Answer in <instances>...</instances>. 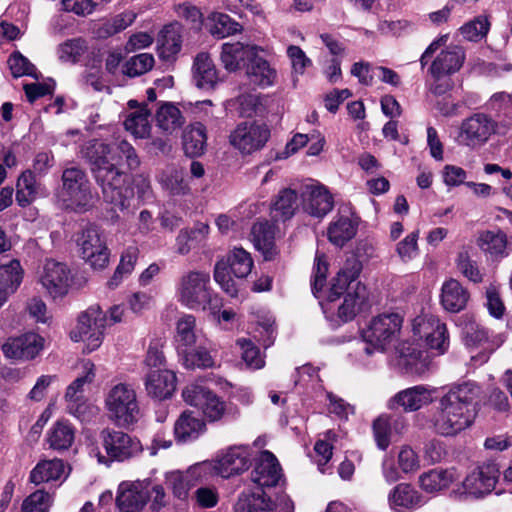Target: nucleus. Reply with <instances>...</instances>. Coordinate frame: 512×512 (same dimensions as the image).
Here are the masks:
<instances>
[{
	"label": "nucleus",
	"mask_w": 512,
	"mask_h": 512,
	"mask_svg": "<svg viewBox=\"0 0 512 512\" xmlns=\"http://www.w3.org/2000/svg\"><path fill=\"white\" fill-rule=\"evenodd\" d=\"M149 116L150 111L146 107H140L128 115L124 126L137 138L148 137L150 133Z\"/></svg>",
	"instance_id": "50"
},
{
	"label": "nucleus",
	"mask_w": 512,
	"mask_h": 512,
	"mask_svg": "<svg viewBox=\"0 0 512 512\" xmlns=\"http://www.w3.org/2000/svg\"><path fill=\"white\" fill-rule=\"evenodd\" d=\"M75 439L72 425L65 420L57 421L49 430L47 441L50 448L58 451L67 450Z\"/></svg>",
	"instance_id": "41"
},
{
	"label": "nucleus",
	"mask_w": 512,
	"mask_h": 512,
	"mask_svg": "<svg viewBox=\"0 0 512 512\" xmlns=\"http://www.w3.org/2000/svg\"><path fill=\"white\" fill-rule=\"evenodd\" d=\"M159 182L163 189L172 195H185L190 190L184 178V171L181 168H167L160 175Z\"/></svg>",
	"instance_id": "43"
},
{
	"label": "nucleus",
	"mask_w": 512,
	"mask_h": 512,
	"mask_svg": "<svg viewBox=\"0 0 512 512\" xmlns=\"http://www.w3.org/2000/svg\"><path fill=\"white\" fill-rule=\"evenodd\" d=\"M391 509L395 512H410L421 506V496L409 484L401 483L393 488L388 496Z\"/></svg>",
	"instance_id": "34"
},
{
	"label": "nucleus",
	"mask_w": 512,
	"mask_h": 512,
	"mask_svg": "<svg viewBox=\"0 0 512 512\" xmlns=\"http://www.w3.org/2000/svg\"><path fill=\"white\" fill-rule=\"evenodd\" d=\"M257 51V47L253 45H245L240 42L224 43L220 60L227 71L234 72L241 67H247Z\"/></svg>",
	"instance_id": "27"
},
{
	"label": "nucleus",
	"mask_w": 512,
	"mask_h": 512,
	"mask_svg": "<svg viewBox=\"0 0 512 512\" xmlns=\"http://www.w3.org/2000/svg\"><path fill=\"white\" fill-rule=\"evenodd\" d=\"M489 21L484 16H478L460 28L463 37L469 41L482 39L489 31Z\"/></svg>",
	"instance_id": "57"
},
{
	"label": "nucleus",
	"mask_w": 512,
	"mask_h": 512,
	"mask_svg": "<svg viewBox=\"0 0 512 512\" xmlns=\"http://www.w3.org/2000/svg\"><path fill=\"white\" fill-rule=\"evenodd\" d=\"M212 20L214 24L211 28V33L218 38H225L239 32L241 29L240 24L227 14L216 13L213 15Z\"/></svg>",
	"instance_id": "56"
},
{
	"label": "nucleus",
	"mask_w": 512,
	"mask_h": 512,
	"mask_svg": "<svg viewBox=\"0 0 512 512\" xmlns=\"http://www.w3.org/2000/svg\"><path fill=\"white\" fill-rule=\"evenodd\" d=\"M41 184L31 170L24 171L17 180L16 201L19 206L27 207L39 195Z\"/></svg>",
	"instance_id": "39"
},
{
	"label": "nucleus",
	"mask_w": 512,
	"mask_h": 512,
	"mask_svg": "<svg viewBox=\"0 0 512 512\" xmlns=\"http://www.w3.org/2000/svg\"><path fill=\"white\" fill-rule=\"evenodd\" d=\"M470 299L466 288L456 279L445 281L441 289V304L446 311L458 313L465 309Z\"/></svg>",
	"instance_id": "32"
},
{
	"label": "nucleus",
	"mask_w": 512,
	"mask_h": 512,
	"mask_svg": "<svg viewBox=\"0 0 512 512\" xmlns=\"http://www.w3.org/2000/svg\"><path fill=\"white\" fill-rule=\"evenodd\" d=\"M253 259L249 252L243 248H234L226 258L217 261L214 268V279L230 296L237 294V288L231 277H247L252 270Z\"/></svg>",
	"instance_id": "8"
},
{
	"label": "nucleus",
	"mask_w": 512,
	"mask_h": 512,
	"mask_svg": "<svg viewBox=\"0 0 512 512\" xmlns=\"http://www.w3.org/2000/svg\"><path fill=\"white\" fill-rule=\"evenodd\" d=\"M465 58V51L459 45H450L437 54L428 69L432 78L429 91L433 95L442 96L453 89L451 76L460 71Z\"/></svg>",
	"instance_id": "4"
},
{
	"label": "nucleus",
	"mask_w": 512,
	"mask_h": 512,
	"mask_svg": "<svg viewBox=\"0 0 512 512\" xmlns=\"http://www.w3.org/2000/svg\"><path fill=\"white\" fill-rule=\"evenodd\" d=\"M299 208L298 194L291 188H283L275 196L270 208L273 222H285L291 219Z\"/></svg>",
	"instance_id": "31"
},
{
	"label": "nucleus",
	"mask_w": 512,
	"mask_h": 512,
	"mask_svg": "<svg viewBox=\"0 0 512 512\" xmlns=\"http://www.w3.org/2000/svg\"><path fill=\"white\" fill-rule=\"evenodd\" d=\"M463 335L466 343L469 345L480 344L488 339V333L485 328L474 322L467 323L464 326Z\"/></svg>",
	"instance_id": "64"
},
{
	"label": "nucleus",
	"mask_w": 512,
	"mask_h": 512,
	"mask_svg": "<svg viewBox=\"0 0 512 512\" xmlns=\"http://www.w3.org/2000/svg\"><path fill=\"white\" fill-rule=\"evenodd\" d=\"M184 152L189 157H199L204 154L207 147L206 127L195 122L187 126L182 135Z\"/></svg>",
	"instance_id": "37"
},
{
	"label": "nucleus",
	"mask_w": 512,
	"mask_h": 512,
	"mask_svg": "<svg viewBox=\"0 0 512 512\" xmlns=\"http://www.w3.org/2000/svg\"><path fill=\"white\" fill-rule=\"evenodd\" d=\"M205 431V422L190 411H184L174 424L175 438L182 443L196 440Z\"/></svg>",
	"instance_id": "35"
},
{
	"label": "nucleus",
	"mask_w": 512,
	"mask_h": 512,
	"mask_svg": "<svg viewBox=\"0 0 512 512\" xmlns=\"http://www.w3.org/2000/svg\"><path fill=\"white\" fill-rule=\"evenodd\" d=\"M95 378V366L90 361L84 363V374L77 377L68 387L65 399L84 397V386L93 382Z\"/></svg>",
	"instance_id": "52"
},
{
	"label": "nucleus",
	"mask_w": 512,
	"mask_h": 512,
	"mask_svg": "<svg viewBox=\"0 0 512 512\" xmlns=\"http://www.w3.org/2000/svg\"><path fill=\"white\" fill-rule=\"evenodd\" d=\"M235 512H274V504L263 491L242 493L235 505Z\"/></svg>",
	"instance_id": "40"
},
{
	"label": "nucleus",
	"mask_w": 512,
	"mask_h": 512,
	"mask_svg": "<svg viewBox=\"0 0 512 512\" xmlns=\"http://www.w3.org/2000/svg\"><path fill=\"white\" fill-rule=\"evenodd\" d=\"M157 125L165 132L172 133L184 124L180 110L173 104L162 105L156 113Z\"/></svg>",
	"instance_id": "49"
},
{
	"label": "nucleus",
	"mask_w": 512,
	"mask_h": 512,
	"mask_svg": "<svg viewBox=\"0 0 512 512\" xmlns=\"http://www.w3.org/2000/svg\"><path fill=\"white\" fill-rule=\"evenodd\" d=\"M61 195L66 206L74 211L84 212L92 207L91 184L82 169L71 167L63 171Z\"/></svg>",
	"instance_id": "9"
},
{
	"label": "nucleus",
	"mask_w": 512,
	"mask_h": 512,
	"mask_svg": "<svg viewBox=\"0 0 512 512\" xmlns=\"http://www.w3.org/2000/svg\"><path fill=\"white\" fill-rule=\"evenodd\" d=\"M52 503L53 496L50 493L36 490L23 500L21 512H47Z\"/></svg>",
	"instance_id": "53"
},
{
	"label": "nucleus",
	"mask_w": 512,
	"mask_h": 512,
	"mask_svg": "<svg viewBox=\"0 0 512 512\" xmlns=\"http://www.w3.org/2000/svg\"><path fill=\"white\" fill-rule=\"evenodd\" d=\"M208 272L190 270L183 273L177 283L178 301L191 310H206L212 303V289Z\"/></svg>",
	"instance_id": "5"
},
{
	"label": "nucleus",
	"mask_w": 512,
	"mask_h": 512,
	"mask_svg": "<svg viewBox=\"0 0 512 512\" xmlns=\"http://www.w3.org/2000/svg\"><path fill=\"white\" fill-rule=\"evenodd\" d=\"M23 279V269L19 260L13 259L0 266V307L20 286Z\"/></svg>",
	"instance_id": "33"
},
{
	"label": "nucleus",
	"mask_w": 512,
	"mask_h": 512,
	"mask_svg": "<svg viewBox=\"0 0 512 512\" xmlns=\"http://www.w3.org/2000/svg\"><path fill=\"white\" fill-rule=\"evenodd\" d=\"M456 265L458 270L470 281L474 283L482 282V274L477 263L471 259L468 251H461L458 254Z\"/></svg>",
	"instance_id": "58"
},
{
	"label": "nucleus",
	"mask_w": 512,
	"mask_h": 512,
	"mask_svg": "<svg viewBox=\"0 0 512 512\" xmlns=\"http://www.w3.org/2000/svg\"><path fill=\"white\" fill-rule=\"evenodd\" d=\"M86 157L104 201L114 209L127 210L134 193L129 176L119 169V165L124 162L130 170L139 167L140 159L135 148L124 139L117 140L112 146L95 142L87 147Z\"/></svg>",
	"instance_id": "1"
},
{
	"label": "nucleus",
	"mask_w": 512,
	"mask_h": 512,
	"mask_svg": "<svg viewBox=\"0 0 512 512\" xmlns=\"http://www.w3.org/2000/svg\"><path fill=\"white\" fill-rule=\"evenodd\" d=\"M282 477L281 466L273 453L263 451L251 472V480L260 487H274Z\"/></svg>",
	"instance_id": "23"
},
{
	"label": "nucleus",
	"mask_w": 512,
	"mask_h": 512,
	"mask_svg": "<svg viewBox=\"0 0 512 512\" xmlns=\"http://www.w3.org/2000/svg\"><path fill=\"white\" fill-rule=\"evenodd\" d=\"M145 389L147 394L154 399H167L176 389V376L168 369L151 370L146 375Z\"/></svg>",
	"instance_id": "26"
},
{
	"label": "nucleus",
	"mask_w": 512,
	"mask_h": 512,
	"mask_svg": "<svg viewBox=\"0 0 512 512\" xmlns=\"http://www.w3.org/2000/svg\"><path fill=\"white\" fill-rule=\"evenodd\" d=\"M184 401L202 410L210 422L221 420L227 413L225 402L207 387L192 383L182 391Z\"/></svg>",
	"instance_id": "16"
},
{
	"label": "nucleus",
	"mask_w": 512,
	"mask_h": 512,
	"mask_svg": "<svg viewBox=\"0 0 512 512\" xmlns=\"http://www.w3.org/2000/svg\"><path fill=\"white\" fill-rule=\"evenodd\" d=\"M399 364L409 373H419L422 369V352L409 342H402L396 348Z\"/></svg>",
	"instance_id": "48"
},
{
	"label": "nucleus",
	"mask_w": 512,
	"mask_h": 512,
	"mask_svg": "<svg viewBox=\"0 0 512 512\" xmlns=\"http://www.w3.org/2000/svg\"><path fill=\"white\" fill-rule=\"evenodd\" d=\"M418 237L419 232L414 231L397 244V253L402 260L407 261L416 256L418 251Z\"/></svg>",
	"instance_id": "61"
},
{
	"label": "nucleus",
	"mask_w": 512,
	"mask_h": 512,
	"mask_svg": "<svg viewBox=\"0 0 512 512\" xmlns=\"http://www.w3.org/2000/svg\"><path fill=\"white\" fill-rule=\"evenodd\" d=\"M403 318L399 313L389 312L379 314L371 319L368 326L362 331V337L367 346L366 354L373 350L384 351L400 335Z\"/></svg>",
	"instance_id": "6"
},
{
	"label": "nucleus",
	"mask_w": 512,
	"mask_h": 512,
	"mask_svg": "<svg viewBox=\"0 0 512 512\" xmlns=\"http://www.w3.org/2000/svg\"><path fill=\"white\" fill-rule=\"evenodd\" d=\"M102 445L107 457L97 454L98 462L109 465L111 461L123 462L138 456L142 452L140 441L129 434L106 428L101 432Z\"/></svg>",
	"instance_id": "11"
},
{
	"label": "nucleus",
	"mask_w": 512,
	"mask_h": 512,
	"mask_svg": "<svg viewBox=\"0 0 512 512\" xmlns=\"http://www.w3.org/2000/svg\"><path fill=\"white\" fill-rule=\"evenodd\" d=\"M413 332L420 339H425L428 347L437 354H443L449 346L445 323L434 315L418 316L413 321Z\"/></svg>",
	"instance_id": "17"
},
{
	"label": "nucleus",
	"mask_w": 512,
	"mask_h": 512,
	"mask_svg": "<svg viewBox=\"0 0 512 512\" xmlns=\"http://www.w3.org/2000/svg\"><path fill=\"white\" fill-rule=\"evenodd\" d=\"M486 306L489 313L495 318H501L505 311V306L500 298L498 289L494 285H490L486 290Z\"/></svg>",
	"instance_id": "63"
},
{
	"label": "nucleus",
	"mask_w": 512,
	"mask_h": 512,
	"mask_svg": "<svg viewBox=\"0 0 512 512\" xmlns=\"http://www.w3.org/2000/svg\"><path fill=\"white\" fill-rule=\"evenodd\" d=\"M44 338L36 333H25L17 337H10L2 345L5 357L15 360H32L44 348Z\"/></svg>",
	"instance_id": "21"
},
{
	"label": "nucleus",
	"mask_w": 512,
	"mask_h": 512,
	"mask_svg": "<svg viewBox=\"0 0 512 512\" xmlns=\"http://www.w3.org/2000/svg\"><path fill=\"white\" fill-rule=\"evenodd\" d=\"M498 465L493 461H485L474 467L463 480L465 493L481 497L490 493L499 479Z\"/></svg>",
	"instance_id": "18"
},
{
	"label": "nucleus",
	"mask_w": 512,
	"mask_h": 512,
	"mask_svg": "<svg viewBox=\"0 0 512 512\" xmlns=\"http://www.w3.org/2000/svg\"><path fill=\"white\" fill-rule=\"evenodd\" d=\"M358 218L353 213L340 214L329 224L327 237L330 243L343 247L357 233Z\"/></svg>",
	"instance_id": "29"
},
{
	"label": "nucleus",
	"mask_w": 512,
	"mask_h": 512,
	"mask_svg": "<svg viewBox=\"0 0 512 512\" xmlns=\"http://www.w3.org/2000/svg\"><path fill=\"white\" fill-rule=\"evenodd\" d=\"M453 480V471L432 469L420 475L419 485L424 491L434 493L448 488Z\"/></svg>",
	"instance_id": "42"
},
{
	"label": "nucleus",
	"mask_w": 512,
	"mask_h": 512,
	"mask_svg": "<svg viewBox=\"0 0 512 512\" xmlns=\"http://www.w3.org/2000/svg\"><path fill=\"white\" fill-rule=\"evenodd\" d=\"M433 390L417 385L398 392L388 402L389 409L402 408L404 411H416L433 401Z\"/></svg>",
	"instance_id": "25"
},
{
	"label": "nucleus",
	"mask_w": 512,
	"mask_h": 512,
	"mask_svg": "<svg viewBox=\"0 0 512 512\" xmlns=\"http://www.w3.org/2000/svg\"><path fill=\"white\" fill-rule=\"evenodd\" d=\"M193 79L198 88L212 90L220 81L216 66L206 52L197 54L193 64Z\"/></svg>",
	"instance_id": "30"
},
{
	"label": "nucleus",
	"mask_w": 512,
	"mask_h": 512,
	"mask_svg": "<svg viewBox=\"0 0 512 512\" xmlns=\"http://www.w3.org/2000/svg\"><path fill=\"white\" fill-rule=\"evenodd\" d=\"M66 466L60 459L40 461L30 472V482L39 485L66 477Z\"/></svg>",
	"instance_id": "38"
},
{
	"label": "nucleus",
	"mask_w": 512,
	"mask_h": 512,
	"mask_svg": "<svg viewBox=\"0 0 512 512\" xmlns=\"http://www.w3.org/2000/svg\"><path fill=\"white\" fill-rule=\"evenodd\" d=\"M154 57L149 53H141L131 57L123 67V73L129 77H136L150 71L154 66Z\"/></svg>",
	"instance_id": "54"
},
{
	"label": "nucleus",
	"mask_w": 512,
	"mask_h": 512,
	"mask_svg": "<svg viewBox=\"0 0 512 512\" xmlns=\"http://www.w3.org/2000/svg\"><path fill=\"white\" fill-rule=\"evenodd\" d=\"M106 322L107 317L102 309L97 305L90 306L80 314L77 330L72 334V339L85 342V351L90 353L100 347Z\"/></svg>",
	"instance_id": "12"
},
{
	"label": "nucleus",
	"mask_w": 512,
	"mask_h": 512,
	"mask_svg": "<svg viewBox=\"0 0 512 512\" xmlns=\"http://www.w3.org/2000/svg\"><path fill=\"white\" fill-rule=\"evenodd\" d=\"M496 120L487 113L476 112L464 118L456 140L459 145L475 150L486 145L496 134Z\"/></svg>",
	"instance_id": "10"
},
{
	"label": "nucleus",
	"mask_w": 512,
	"mask_h": 512,
	"mask_svg": "<svg viewBox=\"0 0 512 512\" xmlns=\"http://www.w3.org/2000/svg\"><path fill=\"white\" fill-rule=\"evenodd\" d=\"M181 31L182 28L179 23L166 25L162 29L159 42L164 57H170L180 51L182 45Z\"/></svg>",
	"instance_id": "45"
},
{
	"label": "nucleus",
	"mask_w": 512,
	"mask_h": 512,
	"mask_svg": "<svg viewBox=\"0 0 512 512\" xmlns=\"http://www.w3.org/2000/svg\"><path fill=\"white\" fill-rule=\"evenodd\" d=\"M287 54L291 59L292 68L296 74L302 75L305 69L311 65V60L299 46L290 45L287 49Z\"/></svg>",
	"instance_id": "62"
},
{
	"label": "nucleus",
	"mask_w": 512,
	"mask_h": 512,
	"mask_svg": "<svg viewBox=\"0 0 512 512\" xmlns=\"http://www.w3.org/2000/svg\"><path fill=\"white\" fill-rule=\"evenodd\" d=\"M246 75L250 84L261 88L272 86L277 80V71L257 53L247 64Z\"/></svg>",
	"instance_id": "36"
},
{
	"label": "nucleus",
	"mask_w": 512,
	"mask_h": 512,
	"mask_svg": "<svg viewBox=\"0 0 512 512\" xmlns=\"http://www.w3.org/2000/svg\"><path fill=\"white\" fill-rule=\"evenodd\" d=\"M252 453L248 446H232L222 452L214 461H205L209 464L208 474H216L229 478L241 474L251 466Z\"/></svg>",
	"instance_id": "15"
},
{
	"label": "nucleus",
	"mask_w": 512,
	"mask_h": 512,
	"mask_svg": "<svg viewBox=\"0 0 512 512\" xmlns=\"http://www.w3.org/2000/svg\"><path fill=\"white\" fill-rule=\"evenodd\" d=\"M81 257L94 269H104L109 263L110 251L103 232L95 225L85 227L77 238Z\"/></svg>",
	"instance_id": "13"
},
{
	"label": "nucleus",
	"mask_w": 512,
	"mask_h": 512,
	"mask_svg": "<svg viewBox=\"0 0 512 512\" xmlns=\"http://www.w3.org/2000/svg\"><path fill=\"white\" fill-rule=\"evenodd\" d=\"M107 415L118 426H128L138 420L140 409L134 388L125 383L114 385L105 398Z\"/></svg>",
	"instance_id": "7"
},
{
	"label": "nucleus",
	"mask_w": 512,
	"mask_h": 512,
	"mask_svg": "<svg viewBox=\"0 0 512 512\" xmlns=\"http://www.w3.org/2000/svg\"><path fill=\"white\" fill-rule=\"evenodd\" d=\"M150 499V481H124L118 487L116 504L120 512H140Z\"/></svg>",
	"instance_id": "19"
},
{
	"label": "nucleus",
	"mask_w": 512,
	"mask_h": 512,
	"mask_svg": "<svg viewBox=\"0 0 512 512\" xmlns=\"http://www.w3.org/2000/svg\"><path fill=\"white\" fill-rule=\"evenodd\" d=\"M209 467V464L198 463L185 472H171L167 476V483L171 487L173 494L179 499H185L189 490L203 477L208 475Z\"/></svg>",
	"instance_id": "24"
},
{
	"label": "nucleus",
	"mask_w": 512,
	"mask_h": 512,
	"mask_svg": "<svg viewBox=\"0 0 512 512\" xmlns=\"http://www.w3.org/2000/svg\"><path fill=\"white\" fill-rule=\"evenodd\" d=\"M176 342L179 355L184 352L185 348L189 349L196 344L194 316L186 315L178 320Z\"/></svg>",
	"instance_id": "46"
},
{
	"label": "nucleus",
	"mask_w": 512,
	"mask_h": 512,
	"mask_svg": "<svg viewBox=\"0 0 512 512\" xmlns=\"http://www.w3.org/2000/svg\"><path fill=\"white\" fill-rule=\"evenodd\" d=\"M304 209L310 215L323 217L334 207V200L327 188L319 183L305 185L302 190Z\"/></svg>",
	"instance_id": "22"
},
{
	"label": "nucleus",
	"mask_w": 512,
	"mask_h": 512,
	"mask_svg": "<svg viewBox=\"0 0 512 512\" xmlns=\"http://www.w3.org/2000/svg\"><path fill=\"white\" fill-rule=\"evenodd\" d=\"M69 414L80 421H89L97 414V408L84 397L65 399Z\"/></svg>",
	"instance_id": "55"
},
{
	"label": "nucleus",
	"mask_w": 512,
	"mask_h": 512,
	"mask_svg": "<svg viewBox=\"0 0 512 512\" xmlns=\"http://www.w3.org/2000/svg\"><path fill=\"white\" fill-rule=\"evenodd\" d=\"M480 387L473 382L453 385L440 397L430 424L433 431L444 437H453L469 428L474 408L480 396Z\"/></svg>",
	"instance_id": "2"
},
{
	"label": "nucleus",
	"mask_w": 512,
	"mask_h": 512,
	"mask_svg": "<svg viewBox=\"0 0 512 512\" xmlns=\"http://www.w3.org/2000/svg\"><path fill=\"white\" fill-rule=\"evenodd\" d=\"M270 138V130L265 124L256 121L239 123L230 133V144L242 154H252L261 150Z\"/></svg>",
	"instance_id": "14"
},
{
	"label": "nucleus",
	"mask_w": 512,
	"mask_h": 512,
	"mask_svg": "<svg viewBox=\"0 0 512 512\" xmlns=\"http://www.w3.org/2000/svg\"><path fill=\"white\" fill-rule=\"evenodd\" d=\"M71 281V270L66 264L55 260L46 261L40 282L53 298L66 295L71 286Z\"/></svg>",
	"instance_id": "20"
},
{
	"label": "nucleus",
	"mask_w": 512,
	"mask_h": 512,
	"mask_svg": "<svg viewBox=\"0 0 512 512\" xmlns=\"http://www.w3.org/2000/svg\"><path fill=\"white\" fill-rule=\"evenodd\" d=\"M478 245L482 251L492 256L504 257L507 255V237L506 234L501 231L483 232L478 239Z\"/></svg>",
	"instance_id": "44"
},
{
	"label": "nucleus",
	"mask_w": 512,
	"mask_h": 512,
	"mask_svg": "<svg viewBox=\"0 0 512 512\" xmlns=\"http://www.w3.org/2000/svg\"><path fill=\"white\" fill-rule=\"evenodd\" d=\"M8 64L11 73L14 77H21L23 75H34V65L26 57H24L18 52L13 53L10 56Z\"/></svg>",
	"instance_id": "60"
},
{
	"label": "nucleus",
	"mask_w": 512,
	"mask_h": 512,
	"mask_svg": "<svg viewBox=\"0 0 512 512\" xmlns=\"http://www.w3.org/2000/svg\"><path fill=\"white\" fill-rule=\"evenodd\" d=\"M183 365L188 369L195 368H211L214 367L215 361L209 351L202 347L196 346V344L189 349L184 350L180 354Z\"/></svg>",
	"instance_id": "47"
},
{
	"label": "nucleus",
	"mask_w": 512,
	"mask_h": 512,
	"mask_svg": "<svg viewBox=\"0 0 512 512\" xmlns=\"http://www.w3.org/2000/svg\"><path fill=\"white\" fill-rule=\"evenodd\" d=\"M251 237L255 248L260 251L266 261L278 255L275 245V227L268 220H259L251 228Z\"/></svg>",
	"instance_id": "28"
},
{
	"label": "nucleus",
	"mask_w": 512,
	"mask_h": 512,
	"mask_svg": "<svg viewBox=\"0 0 512 512\" xmlns=\"http://www.w3.org/2000/svg\"><path fill=\"white\" fill-rule=\"evenodd\" d=\"M87 44L82 38H74L65 41L58 46V58L62 62H77L86 52Z\"/></svg>",
	"instance_id": "51"
},
{
	"label": "nucleus",
	"mask_w": 512,
	"mask_h": 512,
	"mask_svg": "<svg viewBox=\"0 0 512 512\" xmlns=\"http://www.w3.org/2000/svg\"><path fill=\"white\" fill-rule=\"evenodd\" d=\"M360 270L359 261L355 258L349 259L332 281L328 301L334 302L344 296L337 312L338 317L344 322L354 319L368 300L366 286L356 281Z\"/></svg>",
	"instance_id": "3"
},
{
	"label": "nucleus",
	"mask_w": 512,
	"mask_h": 512,
	"mask_svg": "<svg viewBox=\"0 0 512 512\" xmlns=\"http://www.w3.org/2000/svg\"><path fill=\"white\" fill-rule=\"evenodd\" d=\"M328 272V263L324 255L317 254L313 267L312 292L318 297V293L322 291L326 283Z\"/></svg>",
	"instance_id": "59"
}]
</instances>
